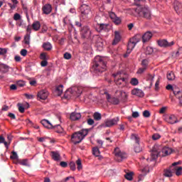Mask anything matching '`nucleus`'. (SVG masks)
Masks as SVG:
<instances>
[{
	"instance_id": "nucleus-22",
	"label": "nucleus",
	"mask_w": 182,
	"mask_h": 182,
	"mask_svg": "<svg viewBox=\"0 0 182 182\" xmlns=\"http://www.w3.org/2000/svg\"><path fill=\"white\" fill-rule=\"evenodd\" d=\"M64 97L65 99H72V97H76V96L73 95V91L72 90V88H69L65 91L64 94Z\"/></svg>"
},
{
	"instance_id": "nucleus-52",
	"label": "nucleus",
	"mask_w": 182,
	"mask_h": 182,
	"mask_svg": "<svg viewBox=\"0 0 182 182\" xmlns=\"http://www.w3.org/2000/svg\"><path fill=\"white\" fill-rule=\"evenodd\" d=\"M182 174V167H178L176 169V176H181Z\"/></svg>"
},
{
	"instance_id": "nucleus-63",
	"label": "nucleus",
	"mask_w": 182,
	"mask_h": 182,
	"mask_svg": "<svg viewBox=\"0 0 182 182\" xmlns=\"http://www.w3.org/2000/svg\"><path fill=\"white\" fill-rule=\"evenodd\" d=\"M8 5L11 9H15L16 8L17 4H12L11 3H9Z\"/></svg>"
},
{
	"instance_id": "nucleus-56",
	"label": "nucleus",
	"mask_w": 182,
	"mask_h": 182,
	"mask_svg": "<svg viewBox=\"0 0 182 182\" xmlns=\"http://www.w3.org/2000/svg\"><path fill=\"white\" fill-rule=\"evenodd\" d=\"M166 110H167V107H161V108L160 109L159 113H160L161 114H163L166 113Z\"/></svg>"
},
{
	"instance_id": "nucleus-10",
	"label": "nucleus",
	"mask_w": 182,
	"mask_h": 182,
	"mask_svg": "<svg viewBox=\"0 0 182 182\" xmlns=\"http://www.w3.org/2000/svg\"><path fill=\"white\" fill-rule=\"evenodd\" d=\"M131 139L132 140H134L136 141V146H134L135 153H140V151H141V147H140V138L139 137V135L132 134Z\"/></svg>"
},
{
	"instance_id": "nucleus-59",
	"label": "nucleus",
	"mask_w": 182,
	"mask_h": 182,
	"mask_svg": "<svg viewBox=\"0 0 182 182\" xmlns=\"http://www.w3.org/2000/svg\"><path fill=\"white\" fill-rule=\"evenodd\" d=\"M27 54H28V50H26V49H22L21 50V56H26Z\"/></svg>"
},
{
	"instance_id": "nucleus-2",
	"label": "nucleus",
	"mask_w": 182,
	"mask_h": 182,
	"mask_svg": "<svg viewBox=\"0 0 182 182\" xmlns=\"http://www.w3.org/2000/svg\"><path fill=\"white\" fill-rule=\"evenodd\" d=\"M92 69L95 73H97V75L103 73V72L106 70V63L105 62V60H103V58H102L100 55H97L95 58V63L92 65Z\"/></svg>"
},
{
	"instance_id": "nucleus-24",
	"label": "nucleus",
	"mask_w": 182,
	"mask_h": 182,
	"mask_svg": "<svg viewBox=\"0 0 182 182\" xmlns=\"http://www.w3.org/2000/svg\"><path fill=\"white\" fill-rule=\"evenodd\" d=\"M173 8L178 14H182V5L178 1H175Z\"/></svg>"
},
{
	"instance_id": "nucleus-33",
	"label": "nucleus",
	"mask_w": 182,
	"mask_h": 182,
	"mask_svg": "<svg viewBox=\"0 0 182 182\" xmlns=\"http://www.w3.org/2000/svg\"><path fill=\"white\" fill-rule=\"evenodd\" d=\"M0 70L3 72V73H7L9 72V66L5 64H0Z\"/></svg>"
},
{
	"instance_id": "nucleus-44",
	"label": "nucleus",
	"mask_w": 182,
	"mask_h": 182,
	"mask_svg": "<svg viewBox=\"0 0 182 182\" xmlns=\"http://www.w3.org/2000/svg\"><path fill=\"white\" fill-rule=\"evenodd\" d=\"M96 45L97 46H100V48H102V46H103V40H102V38L97 37Z\"/></svg>"
},
{
	"instance_id": "nucleus-45",
	"label": "nucleus",
	"mask_w": 182,
	"mask_h": 182,
	"mask_svg": "<svg viewBox=\"0 0 182 182\" xmlns=\"http://www.w3.org/2000/svg\"><path fill=\"white\" fill-rule=\"evenodd\" d=\"M30 41H31V35L27 34L26 36H25V37H24V43H26V45H29Z\"/></svg>"
},
{
	"instance_id": "nucleus-29",
	"label": "nucleus",
	"mask_w": 182,
	"mask_h": 182,
	"mask_svg": "<svg viewBox=\"0 0 182 182\" xmlns=\"http://www.w3.org/2000/svg\"><path fill=\"white\" fill-rule=\"evenodd\" d=\"M167 122L170 124H174V123H177V118L174 115H170L167 119Z\"/></svg>"
},
{
	"instance_id": "nucleus-31",
	"label": "nucleus",
	"mask_w": 182,
	"mask_h": 182,
	"mask_svg": "<svg viewBox=\"0 0 182 182\" xmlns=\"http://www.w3.org/2000/svg\"><path fill=\"white\" fill-rule=\"evenodd\" d=\"M32 28L33 31H38L41 29V22L39 21H34L32 24Z\"/></svg>"
},
{
	"instance_id": "nucleus-61",
	"label": "nucleus",
	"mask_w": 182,
	"mask_h": 182,
	"mask_svg": "<svg viewBox=\"0 0 182 182\" xmlns=\"http://www.w3.org/2000/svg\"><path fill=\"white\" fill-rule=\"evenodd\" d=\"M149 167H145L141 169V172L143 173V174H145V175L146 173H149Z\"/></svg>"
},
{
	"instance_id": "nucleus-23",
	"label": "nucleus",
	"mask_w": 182,
	"mask_h": 182,
	"mask_svg": "<svg viewBox=\"0 0 182 182\" xmlns=\"http://www.w3.org/2000/svg\"><path fill=\"white\" fill-rule=\"evenodd\" d=\"M82 117V114L79 112H73L70 116V120L75 122V120H79Z\"/></svg>"
},
{
	"instance_id": "nucleus-49",
	"label": "nucleus",
	"mask_w": 182,
	"mask_h": 182,
	"mask_svg": "<svg viewBox=\"0 0 182 182\" xmlns=\"http://www.w3.org/2000/svg\"><path fill=\"white\" fill-rule=\"evenodd\" d=\"M69 166L72 171H75L76 170V164H75V162H70Z\"/></svg>"
},
{
	"instance_id": "nucleus-8",
	"label": "nucleus",
	"mask_w": 182,
	"mask_h": 182,
	"mask_svg": "<svg viewBox=\"0 0 182 182\" xmlns=\"http://www.w3.org/2000/svg\"><path fill=\"white\" fill-rule=\"evenodd\" d=\"M139 42H140V39L137 38V36L129 40L127 46V54L124 55V58H127V56H129V55L132 53V50L134 49V47L136 45H137V43H139Z\"/></svg>"
},
{
	"instance_id": "nucleus-51",
	"label": "nucleus",
	"mask_w": 182,
	"mask_h": 182,
	"mask_svg": "<svg viewBox=\"0 0 182 182\" xmlns=\"http://www.w3.org/2000/svg\"><path fill=\"white\" fill-rule=\"evenodd\" d=\"M16 85L18 87H23V86H25V81L18 80L17 81Z\"/></svg>"
},
{
	"instance_id": "nucleus-43",
	"label": "nucleus",
	"mask_w": 182,
	"mask_h": 182,
	"mask_svg": "<svg viewBox=\"0 0 182 182\" xmlns=\"http://www.w3.org/2000/svg\"><path fill=\"white\" fill-rule=\"evenodd\" d=\"M146 80H149V82H151V86H153V82H154V75L149 74L146 76Z\"/></svg>"
},
{
	"instance_id": "nucleus-32",
	"label": "nucleus",
	"mask_w": 182,
	"mask_h": 182,
	"mask_svg": "<svg viewBox=\"0 0 182 182\" xmlns=\"http://www.w3.org/2000/svg\"><path fill=\"white\" fill-rule=\"evenodd\" d=\"M43 48H44V50H52V44L49 42L43 43Z\"/></svg>"
},
{
	"instance_id": "nucleus-41",
	"label": "nucleus",
	"mask_w": 182,
	"mask_h": 182,
	"mask_svg": "<svg viewBox=\"0 0 182 182\" xmlns=\"http://www.w3.org/2000/svg\"><path fill=\"white\" fill-rule=\"evenodd\" d=\"M93 117L95 120H97V121L102 120V114L99 112L94 113Z\"/></svg>"
},
{
	"instance_id": "nucleus-42",
	"label": "nucleus",
	"mask_w": 182,
	"mask_h": 182,
	"mask_svg": "<svg viewBox=\"0 0 182 182\" xmlns=\"http://www.w3.org/2000/svg\"><path fill=\"white\" fill-rule=\"evenodd\" d=\"M76 164H77V168L79 171L83 168V166H82V161L80 159H77L76 161Z\"/></svg>"
},
{
	"instance_id": "nucleus-14",
	"label": "nucleus",
	"mask_w": 182,
	"mask_h": 182,
	"mask_svg": "<svg viewBox=\"0 0 182 182\" xmlns=\"http://www.w3.org/2000/svg\"><path fill=\"white\" fill-rule=\"evenodd\" d=\"M109 18L112 19V22L115 23V25H120V23H122V19L120 17H117L114 12H109Z\"/></svg>"
},
{
	"instance_id": "nucleus-28",
	"label": "nucleus",
	"mask_w": 182,
	"mask_h": 182,
	"mask_svg": "<svg viewBox=\"0 0 182 182\" xmlns=\"http://www.w3.org/2000/svg\"><path fill=\"white\" fill-rule=\"evenodd\" d=\"M173 95L178 99L180 105L182 106V92L181 91H173Z\"/></svg>"
},
{
	"instance_id": "nucleus-16",
	"label": "nucleus",
	"mask_w": 182,
	"mask_h": 182,
	"mask_svg": "<svg viewBox=\"0 0 182 182\" xmlns=\"http://www.w3.org/2000/svg\"><path fill=\"white\" fill-rule=\"evenodd\" d=\"M71 90L73 92V95L75 96V97H79L83 92V88L82 87H71Z\"/></svg>"
},
{
	"instance_id": "nucleus-48",
	"label": "nucleus",
	"mask_w": 182,
	"mask_h": 182,
	"mask_svg": "<svg viewBox=\"0 0 182 182\" xmlns=\"http://www.w3.org/2000/svg\"><path fill=\"white\" fill-rule=\"evenodd\" d=\"M146 70H147V68H146V67H142V68H140L137 70L136 73H137L138 75H141V73H144V72H146Z\"/></svg>"
},
{
	"instance_id": "nucleus-39",
	"label": "nucleus",
	"mask_w": 182,
	"mask_h": 182,
	"mask_svg": "<svg viewBox=\"0 0 182 182\" xmlns=\"http://www.w3.org/2000/svg\"><path fill=\"white\" fill-rule=\"evenodd\" d=\"M130 84L132 86H137V85H139V80L136 77H133L130 80Z\"/></svg>"
},
{
	"instance_id": "nucleus-17",
	"label": "nucleus",
	"mask_w": 182,
	"mask_h": 182,
	"mask_svg": "<svg viewBox=\"0 0 182 182\" xmlns=\"http://www.w3.org/2000/svg\"><path fill=\"white\" fill-rule=\"evenodd\" d=\"M132 95L134 96H138V97H144V92L143 90L139 88H134L131 92Z\"/></svg>"
},
{
	"instance_id": "nucleus-62",
	"label": "nucleus",
	"mask_w": 182,
	"mask_h": 182,
	"mask_svg": "<svg viewBox=\"0 0 182 182\" xmlns=\"http://www.w3.org/2000/svg\"><path fill=\"white\" fill-rule=\"evenodd\" d=\"M40 58L43 60H46V53H42L40 55Z\"/></svg>"
},
{
	"instance_id": "nucleus-9",
	"label": "nucleus",
	"mask_w": 182,
	"mask_h": 182,
	"mask_svg": "<svg viewBox=\"0 0 182 182\" xmlns=\"http://www.w3.org/2000/svg\"><path fill=\"white\" fill-rule=\"evenodd\" d=\"M114 154L115 156L116 161H118V163H120V161H123L124 159H126V153L122 151L119 147H117L114 149Z\"/></svg>"
},
{
	"instance_id": "nucleus-55",
	"label": "nucleus",
	"mask_w": 182,
	"mask_h": 182,
	"mask_svg": "<svg viewBox=\"0 0 182 182\" xmlns=\"http://www.w3.org/2000/svg\"><path fill=\"white\" fill-rule=\"evenodd\" d=\"M87 123L89 126H92V124H95V120H93V119H88Z\"/></svg>"
},
{
	"instance_id": "nucleus-5",
	"label": "nucleus",
	"mask_w": 182,
	"mask_h": 182,
	"mask_svg": "<svg viewBox=\"0 0 182 182\" xmlns=\"http://www.w3.org/2000/svg\"><path fill=\"white\" fill-rule=\"evenodd\" d=\"M89 133V129H83L79 132H75L71 136V141L73 144H79V143H82V141L85 137H86L87 134Z\"/></svg>"
},
{
	"instance_id": "nucleus-26",
	"label": "nucleus",
	"mask_w": 182,
	"mask_h": 182,
	"mask_svg": "<svg viewBox=\"0 0 182 182\" xmlns=\"http://www.w3.org/2000/svg\"><path fill=\"white\" fill-rule=\"evenodd\" d=\"M51 157L55 161H59L60 160V154L58 151H51Z\"/></svg>"
},
{
	"instance_id": "nucleus-58",
	"label": "nucleus",
	"mask_w": 182,
	"mask_h": 182,
	"mask_svg": "<svg viewBox=\"0 0 182 182\" xmlns=\"http://www.w3.org/2000/svg\"><path fill=\"white\" fill-rule=\"evenodd\" d=\"M71 58H72V55H70V53H65L64 54V58H65V59L69 60V59H70Z\"/></svg>"
},
{
	"instance_id": "nucleus-47",
	"label": "nucleus",
	"mask_w": 182,
	"mask_h": 182,
	"mask_svg": "<svg viewBox=\"0 0 182 182\" xmlns=\"http://www.w3.org/2000/svg\"><path fill=\"white\" fill-rule=\"evenodd\" d=\"M18 107V111L20 112V113H24L25 112V107H23V105H22V104L18 103L17 105Z\"/></svg>"
},
{
	"instance_id": "nucleus-37",
	"label": "nucleus",
	"mask_w": 182,
	"mask_h": 182,
	"mask_svg": "<svg viewBox=\"0 0 182 182\" xmlns=\"http://www.w3.org/2000/svg\"><path fill=\"white\" fill-rule=\"evenodd\" d=\"M133 172L127 173L124 177L127 180H129V181H132V180H133Z\"/></svg>"
},
{
	"instance_id": "nucleus-38",
	"label": "nucleus",
	"mask_w": 182,
	"mask_h": 182,
	"mask_svg": "<svg viewBox=\"0 0 182 182\" xmlns=\"http://www.w3.org/2000/svg\"><path fill=\"white\" fill-rule=\"evenodd\" d=\"M2 143L4 144V146L6 149H9L8 142L5 141V137H4V135L0 136V144Z\"/></svg>"
},
{
	"instance_id": "nucleus-35",
	"label": "nucleus",
	"mask_w": 182,
	"mask_h": 182,
	"mask_svg": "<svg viewBox=\"0 0 182 182\" xmlns=\"http://www.w3.org/2000/svg\"><path fill=\"white\" fill-rule=\"evenodd\" d=\"M166 77L168 80H174V79H176V76L174 75V73L173 72L168 73Z\"/></svg>"
},
{
	"instance_id": "nucleus-53",
	"label": "nucleus",
	"mask_w": 182,
	"mask_h": 182,
	"mask_svg": "<svg viewBox=\"0 0 182 182\" xmlns=\"http://www.w3.org/2000/svg\"><path fill=\"white\" fill-rule=\"evenodd\" d=\"M161 137V136L159 134H154L152 135V139L153 140H159V139H160Z\"/></svg>"
},
{
	"instance_id": "nucleus-19",
	"label": "nucleus",
	"mask_w": 182,
	"mask_h": 182,
	"mask_svg": "<svg viewBox=\"0 0 182 182\" xmlns=\"http://www.w3.org/2000/svg\"><path fill=\"white\" fill-rule=\"evenodd\" d=\"M114 33V38L112 42V45H117L120 41H122V36L120 35V31H115Z\"/></svg>"
},
{
	"instance_id": "nucleus-21",
	"label": "nucleus",
	"mask_w": 182,
	"mask_h": 182,
	"mask_svg": "<svg viewBox=\"0 0 182 182\" xmlns=\"http://www.w3.org/2000/svg\"><path fill=\"white\" fill-rule=\"evenodd\" d=\"M52 12V5L50 4H45L43 6V14H45V15H49Z\"/></svg>"
},
{
	"instance_id": "nucleus-46",
	"label": "nucleus",
	"mask_w": 182,
	"mask_h": 182,
	"mask_svg": "<svg viewBox=\"0 0 182 182\" xmlns=\"http://www.w3.org/2000/svg\"><path fill=\"white\" fill-rule=\"evenodd\" d=\"M119 100L117 97H112L109 103H112V105H119Z\"/></svg>"
},
{
	"instance_id": "nucleus-30",
	"label": "nucleus",
	"mask_w": 182,
	"mask_h": 182,
	"mask_svg": "<svg viewBox=\"0 0 182 182\" xmlns=\"http://www.w3.org/2000/svg\"><path fill=\"white\" fill-rule=\"evenodd\" d=\"M55 92L57 96H61L63 93V85H59L57 87Z\"/></svg>"
},
{
	"instance_id": "nucleus-25",
	"label": "nucleus",
	"mask_w": 182,
	"mask_h": 182,
	"mask_svg": "<svg viewBox=\"0 0 182 182\" xmlns=\"http://www.w3.org/2000/svg\"><path fill=\"white\" fill-rule=\"evenodd\" d=\"M107 24L105 23H97L96 26V29L97 32H102V31H105V29H107Z\"/></svg>"
},
{
	"instance_id": "nucleus-54",
	"label": "nucleus",
	"mask_w": 182,
	"mask_h": 182,
	"mask_svg": "<svg viewBox=\"0 0 182 182\" xmlns=\"http://www.w3.org/2000/svg\"><path fill=\"white\" fill-rule=\"evenodd\" d=\"M14 21H19L21 19V14L16 13L14 16Z\"/></svg>"
},
{
	"instance_id": "nucleus-50",
	"label": "nucleus",
	"mask_w": 182,
	"mask_h": 182,
	"mask_svg": "<svg viewBox=\"0 0 182 182\" xmlns=\"http://www.w3.org/2000/svg\"><path fill=\"white\" fill-rule=\"evenodd\" d=\"M141 65L143 68H146L147 69V66L149 65V60L144 59L141 61Z\"/></svg>"
},
{
	"instance_id": "nucleus-36",
	"label": "nucleus",
	"mask_w": 182,
	"mask_h": 182,
	"mask_svg": "<svg viewBox=\"0 0 182 182\" xmlns=\"http://www.w3.org/2000/svg\"><path fill=\"white\" fill-rule=\"evenodd\" d=\"M60 182H75V177L68 176L67 178L63 179Z\"/></svg>"
},
{
	"instance_id": "nucleus-1",
	"label": "nucleus",
	"mask_w": 182,
	"mask_h": 182,
	"mask_svg": "<svg viewBox=\"0 0 182 182\" xmlns=\"http://www.w3.org/2000/svg\"><path fill=\"white\" fill-rule=\"evenodd\" d=\"M168 154H171V149L168 147L161 148L158 145H154L151 153V159H147V161H153V160H156L157 157H166V156H168Z\"/></svg>"
},
{
	"instance_id": "nucleus-20",
	"label": "nucleus",
	"mask_w": 182,
	"mask_h": 182,
	"mask_svg": "<svg viewBox=\"0 0 182 182\" xmlns=\"http://www.w3.org/2000/svg\"><path fill=\"white\" fill-rule=\"evenodd\" d=\"M176 171L174 167L170 166L168 168L164 170V176L165 177H173V173Z\"/></svg>"
},
{
	"instance_id": "nucleus-11",
	"label": "nucleus",
	"mask_w": 182,
	"mask_h": 182,
	"mask_svg": "<svg viewBox=\"0 0 182 182\" xmlns=\"http://www.w3.org/2000/svg\"><path fill=\"white\" fill-rule=\"evenodd\" d=\"M49 96V92L46 90H41L37 94V100H46Z\"/></svg>"
},
{
	"instance_id": "nucleus-40",
	"label": "nucleus",
	"mask_w": 182,
	"mask_h": 182,
	"mask_svg": "<svg viewBox=\"0 0 182 182\" xmlns=\"http://www.w3.org/2000/svg\"><path fill=\"white\" fill-rule=\"evenodd\" d=\"M92 154L96 157H99V156H100V151H99V148L95 147L92 149Z\"/></svg>"
},
{
	"instance_id": "nucleus-12",
	"label": "nucleus",
	"mask_w": 182,
	"mask_h": 182,
	"mask_svg": "<svg viewBox=\"0 0 182 182\" xmlns=\"http://www.w3.org/2000/svg\"><path fill=\"white\" fill-rule=\"evenodd\" d=\"M90 35H92V31H90V28L87 26H84L81 30L82 38H83L84 39L90 38Z\"/></svg>"
},
{
	"instance_id": "nucleus-4",
	"label": "nucleus",
	"mask_w": 182,
	"mask_h": 182,
	"mask_svg": "<svg viewBox=\"0 0 182 182\" xmlns=\"http://www.w3.org/2000/svg\"><path fill=\"white\" fill-rule=\"evenodd\" d=\"M135 12L139 18L146 19V21H151L153 19V14L149 7H138L136 9Z\"/></svg>"
},
{
	"instance_id": "nucleus-15",
	"label": "nucleus",
	"mask_w": 182,
	"mask_h": 182,
	"mask_svg": "<svg viewBox=\"0 0 182 182\" xmlns=\"http://www.w3.org/2000/svg\"><path fill=\"white\" fill-rule=\"evenodd\" d=\"M158 45L159 46H161V48H170V46L174 45V41L168 43L167 40H159L158 41Z\"/></svg>"
},
{
	"instance_id": "nucleus-13",
	"label": "nucleus",
	"mask_w": 182,
	"mask_h": 182,
	"mask_svg": "<svg viewBox=\"0 0 182 182\" xmlns=\"http://www.w3.org/2000/svg\"><path fill=\"white\" fill-rule=\"evenodd\" d=\"M119 120H120L119 117H115L112 119H107L105 123V127H112V126H116V124L119 123Z\"/></svg>"
},
{
	"instance_id": "nucleus-3",
	"label": "nucleus",
	"mask_w": 182,
	"mask_h": 182,
	"mask_svg": "<svg viewBox=\"0 0 182 182\" xmlns=\"http://www.w3.org/2000/svg\"><path fill=\"white\" fill-rule=\"evenodd\" d=\"M114 77V82L117 86H122V87H124L129 83V78L126 73L123 72H117L116 73L112 74Z\"/></svg>"
},
{
	"instance_id": "nucleus-7",
	"label": "nucleus",
	"mask_w": 182,
	"mask_h": 182,
	"mask_svg": "<svg viewBox=\"0 0 182 182\" xmlns=\"http://www.w3.org/2000/svg\"><path fill=\"white\" fill-rule=\"evenodd\" d=\"M80 12H81V18L85 21H87V19H90L92 16H93L90 6H89L87 4L81 5Z\"/></svg>"
},
{
	"instance_id": "nucleus-64",
	"label": "nucleus",
	"mask_w": 182,
	"mask_h": 182,
	"mask_svg": "<svg viewBox=\"0 0 182 182\" xmlns=\"http://www.w3.org/2000/svg\"><path fill=\"white\" fill-rule=\"evenodd\" d=\"M7 50L6 48H0V55H5Z\"/></svg>"
},
{
	"instance_id": "nucleus-18",
	"label": "nucleus",
	"mask_w": 182,
	"mask_h": 182,
	"mask_svg": "<svg viewBox=\"0 0 182 182\" xmlns=\"http://www.w3.org/2000/svg\"><path fill=\"white\" fill-rule=\"evenodd\" d=\"M153 38V33L150 31H146L143 36H142V42L143 43H146V42H149Z\"/></svg>"
},
{
	"instance_id": "nucleus-60",
	"label": "nucleus",
	"mask_w": 182,
	"mask_h": 182,
	"mask_svg": "<svg viewBox=\"0 0 182 182\" xmlns=\"http://www.w3.org/2000/svg\"><path fill=\"white\" fill-rule=\"evenodd\" d=\"M146 174L143 173V174H140L138 176V181H141L143 180H144V177H145Z\"/></svg>"
},
{
	"instance_id": "nucleus-27",
	"label": "nucleus",
	"mask_w": 182,
	"mask_h": 182,
	"mask_svg": "<svg viewBox=\"0 0 182 182\" xmlns=\"http://www.w3.org/2000/svg\"><path fill=\"white\" fill-rule=\"evenodd\" d=\"M116 93H119V97H121L122 100H127V97H129V94L123 90L117 91Z\"/></svg>"
},
{
	"instance_id": "nucleus-6",
	"label": "nucleus",
	"mask_w": 182,
	"mask_h": 182,
	"mask_svg": "<svg viewBox=\"0 0 182 182\" xmlns=\"http://www.w3.org/2000/svg\"><path fill=\"white\" fill-rule=\"evenodd\" d=\"M41 124L46 129H54L56 133L62 134L65 132L60 124H52L48 119L41 120Z\"/></svg>"
},
{
	"instance_id": "nucleus-34",
	"label": "nucleus",
	"mask_w": 182,
	"mask_h": 182,
	"mask_svg": "<svg viewBox=\"0 0 182 182\" xmlns=\"http://www.w3.org/2000/svg\"><path fill=\"white\" fill-rule=\"evenodd\" d=\"M154 52V49L153 47L147 46L145 49V54L146 55H153V53Z\"/></svg>"
},
{
	"instance_id": "nucleus-57",
	"label": "nucleus",
	"mask_w": 182,
	"mask_h": 182,
	"mask_svg": "<svg viewBox=\"0 0 182 182\" xmlns=\"http://www.w3.org/2000/svg\"><path fill=\"white\" fill-rule=\"evenodd\" d=\"M144 117H150V112L145 110L143 112Z\"/></svg>"
}]
</instances>
